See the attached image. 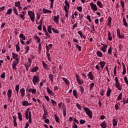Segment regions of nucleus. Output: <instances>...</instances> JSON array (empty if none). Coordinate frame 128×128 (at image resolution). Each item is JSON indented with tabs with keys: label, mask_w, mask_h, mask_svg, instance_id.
I'll list each match as a JSON object with an SVG mask.
<instances>
[{
	"label": "nucleus",
	"mask_w": 128,
	"mask_h": 128,
	"mask_svg": "<svg viewBox=\"0 0 128 128\" xmlns=\"http://www.w3.org/2000/svg\"><path fill=\"white\" fill-rule=\"evenodd\" d=\"M86 114L89 116L90 118H92V112L90 111V108H86V107H84L83 108Z\"/></svg>",
	"instance_id": "f257e3e1"
},
{
	"label": "nucleus",
	"mask_w": 128,
	"mask_h": 128,
	"mask_svg": "<svg viewBox=\"0 0 128 128\" xmlns=\"http://www.w3.org/2000/svg\"><path fill=\"white\" fill-rule=\"evenodd\" d=\"M25 116L26 120H28L30 124H32V112L30 111L29 112H26Z\"/></svg>",
	"instance_id": "f03ea898"
},
{
	"label": "nucleus",
	"mask_w": 128,
	"mask_h": 128,
	"mask_svg": "<svg viewBox=\"0 0 128 128\" xmlns=\"http://www.w3.org/2000/svg\"><path fill=\"white\" fill-rule=\"evenodd\" d=\"M28 14L31 22H34V18H36V14H34V12L32 11H28Z\"/></svg>",
	"instance_id": "7ed1b4c3"
},
{
	"label": "nucleus",
	"mask_w": 128,
	"mask_h": 128,
	"mask_svg": "<svg viewBox=\"0 0 128 128\" xmlns=\"http://www.w3.org/2000/svg\"><path fill=\"white\" fill-rule=\"evenodd\" d=\"M39 80H40L39 76L35 75L33 76L32 81L34 86H36V84H38Z\"/></svg>",
	"instance_id": "20e7f679"
},
{
	"label": "nucleus",
	"mask_w": 128,
	"mask_h": 128,
	"mask_svg": "<svg viewBox=\"0 0 128 128\" xmlns=\"http://www.w3.org/2000/svg\"><path fill=\"white\" fill-rule=\"evenodd\" d=\"M115 86L118 88V90H122V88L120 86V83L118 82V78L116 76L115 77Z\"/></svg>",
	"instance_id": "39448f33"
},
{
	"label": "nucleus",
	"mask_w": 128,
	"mask_h": 128,
	"mask_svg": "<svg viewBox=\"0 0 128 128\" xmlns=\"http://www.w3.org/2000/svg\"><path fill=\"white\" fill-rule=\"evenodd\" d=\"M76 80L78 82V84L80 86H82V84H84V80L80 78V76H78V74H76Z\"/></svg>",
	"instance_id": "423d86ee"
},
{
	"label": "nucleus",
	"mask_w": 128,
	"mask_h": 128,
	"mask_svg": "<svg viewBox=\"0 0 128 128\" xmlns=\"http://www.w3.org/2000/svg\"><path fill=\"white\" fill-rule=\"evenodd\" d=\"M90 6L93 12H96L98 10V6H96V4H94V2H90Z\"/></svg>",
	"instance_id": "0eeeda50"
},
{
	"label": "nucleus",
	"mask_w": 128,
	"mask_h": 128,
	"mask_svg": "<svg viewBox=\"0 0 128 128\" xmlns=\"http://www.w3.org/2000/svg\"><path fill=\"white\" fill-rule=\"evenodd\" d=\"M18 62H20V60H14L12 64V68H13V70H16V66H18Z\"/></svg>",
	"instance_id": "6e6552de"
},
{
	"label": "nucleus",
	"mask_w": 128,
	"mask_h": 128,
	"mask_svg": "<svg viewBox=\"0 0 128 128\" xmlns=\"http://www.w3.org/2000/svg\"><path fill=\"white\" fill-rule=\"evenodd\" d=\"M12 91L10 89H9L8 90V92H7V95H8V100H10V102H12V100L10 98H12Z\"/></svg>",
	"instance_id": "1a4fd4ad"
},
{
	"label": "nucleus",
	"mask_w": 128,
	"mask_h": 128,
	"mask_svg": "<svg viewBox=\"0 0 128 128\" xmlns=\"http://www.w3.org/2000/svg\"><path fill=\"white\" fill-rule=\"evenodd\" d=\"M54 22H55V24H60V15L55 16L53 18Z\"/></svg>",
	"instance_id": "9d476101"
},
{
	"label": "nucleus",
	"mask_w": 128,
	"mask_h": 128,
	"mask_svg": "<svg viewBox=\"0 0 128 128\" xmlns=\"http://www.w3.org/2000/svg\"><path fill=\"white\" fill-rule=\"evenodd\" d=\"M20 97L22 98H24L26 96V90L24 88H22L20 89Z\"/></svg>",
	"instance_id": "9b49d317"
},
{
	"label": "nucleus",
	"mask_w": 128,
	"mask_h": 128,
	"mask_svg": "<svg viewBox=\"0 0 128 128\" xmlns=\"http://www.w3.org/2000/svg\"><path fill=\"white\" fill-rule=\"evenodd\" d=\"M87 76L88 78L90 80H93L94 78V74H92V72H89Z\"/></svg>",
	"instance_id": "f8f14e48"
},
{
	"label": "nucleus",
	"mask_w": 128,
	"mask_h": 128,
	"mask_svg": "<svg viewBox=\"0 0 128 128\" xmlns=\"http://www.w3.org/2000/svg\"><path fill=\"white\" fill-rule=\"evenodd\" d=\"M117 36L119 38H124V37L120 34V28H117Z\"/></svg>",
	"instance_id": "ddd939ff"
},
{
	"label": "nucleus",
	"mask_w": 128,
	"mask_h": 128,
	"mask_svg": "<svg viewBox=\"0 0 128 128\" xmlns=\"http://www.w3.org/2000/svg\"><path fill=\"white\" fill-rule=\"evenodd\" d=\"M15 6L18 8V10H22V8L20 6V1L15 2Z\"/></svg>",
	"instance_id": "4468645a"
},
{
	"label": "nucleus",
	"mask_w": 128,
	"mask_h": 128,
	"mask_svg": "<svg viewBox=\"0 0 128 128\" xmlns=\"http://www.w3.org/2000/svg\"><path fill=\"white\" fill-rule=\"evenodd\" d=\"M22 104L24 106H32V103H28L27 101H23L22 102Z\"/></svg>",
	"instance_id": "2eb2a0df"
},
{
	"label": "nucleus",
	"mask_w": 128,
	"mask_h": 128,
	"mask_svg": "<svg viewBox=\"0 0 128 128\" xmlns=\"http://www.w3.org/2000/svg\"><path fill=\"white\" fill-rule=\"evenodd\" d=\"M106 62L104 61H101L99 62V64L100 65V68L103 70L104 68V66H106Z\"/></svg>",
	"instance_id": "dca6fc26"
},
{
	"label": "nucleus",
	"mask_w": 128,
	"mask_h": 128,
	"mask_svg": "<svg viewBox=\"0 0 128 128\" xmlns=\"http://www.w3.org/2000/svg\"><path fill=\"white\" fill-rule=\"evenodd\" d=\"M96 4H97L98 6L100 8H104L102 3V2L100 1V0H98L96 2Z\"/></svg>",
	"instance_id": "f3484780"
},
{
	"label": "nucleus",
	"mask_w": 128,
	"mask_h": 128,
	"mask_svg": "<svg viewBox=\"0 0 128 128\" xmlns=\"http://www.w3.org/2000/svg\"><path fill=\"white\" fill-rule=\"evenodd\" d=\"M106 48H108V45H104L100 48V50L104 52H106Z\"/></svg>",
	"instance_id": "a211bd4d"
},
{
	"label": "nucleus",
	"mask_w": 128,
	"mask_h": 128,
	"mask_svg": "<svg viewBox=\"0 0 128 128\" xmlns=\"http://www.w3.org/2000/svg\"><path fill=\"white\" fill-rule=\"evenodd\" d=\"M12 58H14L15 60H20L19 58H18V54H16V53H12Z\"/></svg>",
	"instance_id": "6ab92c4d"
},
{
	"label": "nucleus",
	"mask_w": 128,
	"mask_h": 128,
	"mask_svg": "<svg viewBox=\"0 0 128 128\" xmlns=\"http://www.w3.org/2000/svg\"><path fill=\"white\" fill-rule=\"evenodd\" d=\"M42 12L44 14H50L52 12V10H50L46 9L44 8L42 9Z\"/></svg>",
	"instance_id": "aec40b11"
},
{
	"label": "nucleus",
	"mask_w": 128,
	"mask_h": 128,
	"mask_svg": "<svg viewBox=\"0 0 128 128\" xmlns=\"http://www.w3.org/2000/svg\"><path fill=\"white\" fill-rule=\"evenodd\" d=\"M46 90L48 94H50L51 96H54V92H52V90H50V88L47 87Z\"/></svg>",
	"instance_id": "412c9836"
},
{
	"label": "nucleus",
	"mask_w": 128,
	"mask_h": 128,
	"mask_svg": "<svg viewBox=\"0 0 128 128\" xmlns=\"http://www.w3.org/2000/svg\"><path fill=\"white\" fill-rule=\"evenodd\" d=\"M42 64L43 66V67L46 70H48V66L47 65V64H46V62H42Z\"/></svg>",
	"instance_id": "4be33fe9"
},
{
	"label": "nucleus",
	"mask_w": 128,
	"mask_h": 128,
	"mask_svg": "<svg viewBox=\"0 0 128 128\" xmlns=\"http://www.w3.org/2000/svg\"><path fill=\"white\" fill-rule=\"evenodd\" d=\"M122 66H123L122 74H125L126 72V65L124 62H122Z\"/></svg>",
	"instance_id": "5701e85b"
},
{
	"label": "nucleus",
	"mask_w": 128,
	"mask_h": 128,
	"mask_svg": "<svg viewBox=\"0 0 128 128\" xmlns=\"http://www.w3.org/2000/svg\"><path fill=\"white\" fill-rule=\"evenodd\" d=\"M12 8H13V12H14V14H15L16 16H18V10L16 9V8L14 6L12 7Z\"/></svg>",
	"instance_id": "b1692460"
},
{
	"label": "nucleus",
	"mask_w": 128,
	"mask_h": 128,
	"mask_svg": "<svg viewBox=\"0 0 128 128\" xmlns=\"http://www.w3.org/2000/svg\"><path fill=\"white\" fill-rule=\"evenodd\" d=\"M63 80L65 82L66 84H67V86H70V81L68 78H62Z\"/></svg>",
	"instance_id": "393cba45"
},
{
	"label": "nucleus",
	"mask_w": 128,
	"mask_h": 128,
	"mask_svg": "<svg viewBox=\"0 0 128 128\" xmlns=\"http://www.w3.org/2000/svg\"><path fill=\"white\" fill-rule=\"evenodd\" d=\"M38 67L35 66L32 68V70H31V72H38Z\"/></svg>",
	"instance_id": "a878e982"
},
{
	"label": "nucleus",
	"mask_w": 128,
	"mask_h": 128,
	"mask_svg": "<svg viewBox=\"0 0 128 128\" xmlns=\"http://www.w3.org/2000/svg\"><path fill=\"white\" fill-rule=\"evenodd\" d=\"M34 38H35V40H36V42H38V44H40V37L38 36V35H36L34 36Z\"/></svg>",
	"instance_id": "bb28decb"
},
{
	"label": "nucleus",
	"mask_w": 128,
	"mask_h": 128,
	"mask_svg": "<svg viewBox=\"0 0 128 128\" xmlns=\"http://www.w3.org/2000/svg\"><path fill=\"white\" fill-rule=\"evenodd\" d=\"M112 122L113 126H118V120H116V118L113 119Z\"/></svg>",
	"instance_id": "cd10ccee"
},
{
	"label": "nucleus",
	"mask_w": 128,
	"mask_h": 128,
	"mask_svg": "<svg viewBox=\"0 0 128 128\" xmlns=\"http://www.w3.org/2000/svg\"><path fill=\"white\" fill-rule=\"evenodd\" d=\"M101 127L102 128H106V126H108V124L106 122H103L101 124H100Z\"/></svg>",
	"instance_id": "c85d7f7f"
},
{
	"label": "nucleus",
	"mask_w": 128,
	"mask_h": 128,
	"mask_svg": "<svg viewBox=\"0 0 128 128\" xmlns=\"http://www.w3.org/2000/svg\"><path fill=\"white\" fill-rule=\"evenodd\" d=\"M48 78L51 81V84H52V82H54V75L50 74L48 75Z\"/></svg>",
	"instance_id": "c756f323"
},
{
	"label": "nucleus",
	"mask_w": 128,
	"mask_h": 128,
	"mask_svg": "<svg viewBox=\"0 0 128 128\" xmlns=\"http://www.w3.org/2000/svg\"><path fill=\"white\" fill-rule=\"evenodd\" d=\"M19 38H20V40H26V36H24V35L23 34H20Z\"/></svg>",
	"instance_id": "7c9ffc66"
},
{
	"label": "nucleus",
	"mask_w": 128,
	"mask_h": 128,
	"mask_svg": "<svg viewBox=\"0 0 128 128\" xmlns=\"http://www.w3.org/2000/svg\"><path fill=\"white\" fill-rule=\"evenodd\" d=\"M29 92H32V94H36V88H30L28 90Z\"/></svg>",
	"instance_id": "2f4dec72"
},
{
	"label": "nucleus",
	"mask_w": 128,
	"mask_h": 128,
	"mask_svg": "<svg viewBox=\"0 0 128 128\" xmlns=\"http://www.w3.org/2000/svg\"><path fill=\"white\" fill-rule=\"evenodd\" d=\"M36 16H37V17L36 18V22H38L40 18V12L36 13Z\"/></svg>",
	"instance_id": "473e14b6"
},
{
	"label": "nucleus",
	"mask_w": 128,
	"mask_h": 128,
	"mask_svg": "<svg viewBox=\"0 0 128 128\" xmlns=\"http://www.w3.org/2000/svg\"><path fill=\"white\" fill-rule=\"evenodd\" d=\"M18 118H19L20 122L22 120V113L18 112Z\"/></svg>",
	"instance_id": "72a5a7b5"
},
{
	"label": "nucleus",
	"mask_w": 128,
	"mask_h": 128,
	"mask_svg": "<svg viewBox=\"0 0 128 128\" xmlns=\"http://www.w3.org/2000/svg\"><path fill=\"white\" fill-rule=\"evenodd\" d=\"M15 90L16 92V94L17 96H18V90H20V85L19 84H16Z\"/></svg>",
	"instance_id": "f704fd0d"
},
{
	"label": "nucleus",
	"mask_w": 128,
	"mask_h": 128,
	"mask_svg": "<svg viewBox=\"0 0 128 128\" xmlns=\"http://www.w3.org/2000/svg\"><path fill=\"white\" fill-rule=\"evenodd\" d=\"M108 26H112V17L110 16L108 18Z\"/></svg>",
	"instance_id": "c9c22d12"
},
{
	"label": "nucleus",
	"mask_w": 128,
	"mask_h": 128,
	"mask_svg": "<svg viewBox=\"0 0 128 128\" xmlns=\"http://www.w3.org/2000/svg\"><path fill=\"white\" fill-rule=\"evenodd\" d=\"M96 54L97 56H98V58H102V52L100 51H97L96 52Z\"/></svg>",
	"instance_id": "e433bc0d"
},
{
	"label": "nucleus",
	"mask_w": 128,
	"mask_h": 128,
	"mask_svg": "<svg viewBox=\"0 0 128 128\" xmlns=\"http://www.w3.org/2000/svg\"><path fill=\"white\" fill-rule=\"evenodd\" d=\"M54 116L56 122H60V118L58 117V116L56 114H54Z\"/></svg>",
	"instance_id": "4c0bfd02"
},
{
	"label": "nucleus",
	"mask_w": 128,
	"mask_h": 128,
	"mask_svg": "<svg viewBox=\"0 0 128 128\" xmlns=\"http://www.w3.org/2000/svg\"><path fill=\"white\" fill-rule=\"evenodd\" d=\"M123 24L124 26H126V28H128V22H126V18H123Z\"/></svg>",
	"instance_id": "58836bf2"
},
{
	"label": "nucleus",
	"mask_w": 128,
	"mask_h": 128,
	"mask_svg": "<svg viewBox=\"0 0 128 128\" xmlns=\"http://www.w3.org/2000/svg\"><path fill=\"white\" fill-rule=\"evenodd\" d=\"M110 34H112L110 33V32H108V40L110 42H112V36H110Z\"/></svg>",
	"instance_id": "ea45409f"
},
{
	"label": "nucleus",
	"mask_w": 128,
	"mask_h": 128,
	"mask_svg": "<svg viewBox=\"0 0 128 128\" xmlns=\"http://www.w3.org/2000/svg\"><path fill=\"white\" fill-rule=\"evenodd\" d=\"M110 92H112V90L108 88V90L106 92V96L108 98L110 96Z\"/></svg>",
	"instance_id": "a19ab883"
},
{
	"label": "nucleus",
	"mask_w": 128,
	"mask_h": 128,
	"mask_svg": "<svg viewBox=\"0 0 128 128\" xmlns=\"http://www.w3.org/2000/svg\"><path fill=\"white\" fill-rule=\"evenodd\" d=\"M32 66L30 64H29L28 63H27L24 64V66L26 68V70H28V68Z\"/></svg>",
	"instance_id": "79ce46f5"
},
{
	"label": "nucleus",
	"mask_w": 128,
	"mask_h": 128,
	"mask_svg": "<svg viewBox=\"0 0 128 128\" xmlns=\"http://www.w3.org/2000/svg\"><path fill=\"white\" fill-rule=\"evenodd\" d=\"M24 14H19V16L20 18H21V20H26V17L24 16Z\"/></svg>",
	"instance_id": "37998d69"
},
{
	"label": "nucleus",
	"mask_w": 128,
	"mask_h": 128,
	"mask_svg": "<svg viewBox=\"0 0 128 128\" xmlns=\"http://www.w3.org/2000/svg\"><path fill=\"white\" fill-rule=\"evenodd\" d=\"M12 12V8H9L8 10L6 12V14H10Z\"/></svg>",
	"instance_id": "c03bdc74"
},
{
	"label": "nucleus",
	"mask_w": 128,
	"mask_h": 128,
	"mask_svg": "<svg viewBox=\"0 0 128 128\" xmlns=\"http://www.w3.org/2000/svg\"><path fill=\"white\" fill-rule=\"evenodd\" d=\"M73 94L76 98H78V92H76V90H73Z\"/></svg>",
	"instance_id": "a18cd8bd"
},
{
	"label": "nucleus",
	"mask_w": 128,
	"mask_h": 128,
	"mask_svg": "<svg viewBox=\"0 0 128 128\" xmlns=\"http://www.w3.org/2000/svg\"><path fill=\"white\" fill-rule=\"evenodd\" d=\"M52 44H50L48 46V45H46V50H50L52 48Z\"/></svg>",
	"instance_id": "49530a36"
},
{
	"label": "nucleus",
	"mask_w": 128,
	"mask_h": 128,
	"mask_svg": "<svg viewBox=\"0 0 128 128\" xmlns=\"http://www.w3.org/2000/svg\"><path fill=\"white\" fill-rule=\"evenodd\" d=\"M122 93L121 92L120 94L118 96L117 100H120L122 98Z\"/></svg>",
	"instance_id": "de8ad7c7"
},
{
	"label": "nucleus",
	"mask_w": 128,
	"mask_h": 128,
	"mask_svg": "<svg viewBox=\"0 0 128 128\" xmlns=\"http://www.w3.org/2000/svg\"><path fill=\"white\" fill-rule=\"evenodd\" d=\"M50 8H54V0H50Z\"/></svg>",
	"instance_id": "09e8293b"
},
{
	"label": "nucleus",
	"mask_w": 128,
	"mask_h": 128,
	"mask_svg": "<svg viewBox=\"0 0 128 128\" xmlns=\"http://www.w3.org/2000/svg\"><path fill=\"white\" fill-rule=\"evenodd\" d=\"M76 10H78L80 12H82V6H77Z\"/></svg>",
	"instance_id": "8fccbe9b"
},
{
	"label": "nucleus",
	"mask_w": 128,
	"mask_h": 128,
	"mask_svg": "<svg viewBox=\"0 0 128 128\" xmlns=\"http://www.w3.org/2000/svg\"><path fill=\"white\" fill-rule=\"evenodd\" d=\"M52 26H48L47 30L49 34H52Z\"/></svg>",
	"instance_id": "3c124183"
},
{
	"label": "nucleus",
	"mask_w": 128,
	"mask_h": 128,
	"mask_svg": "<svg viewBox=\"0 0 128 128\" xmlns=\"http://www.w3.org/2000/svg\"><path fill=\"white\" fill-rule=\"evenodd\" d=\"M112 47H110L108 50V53L110 54V56H112Z\"/></svg>",
	"instance_id": "603ef678"
},
{
	"label": "nucleus",
	"mask_w": 128,
	"mask_h": 128,
	"mask_svg": "<svg viewBox=\"0 0 128 128\" xmlns=\"http://www.w3.org/2000/svg\"><path fill=\"white\" fill-rule=\"evenodd\" d=\"M77 12H74V14H72V20H74V16H75L76 18V16H78V14Z\"/></svg>",
	"instance_id": "864d4df0"
},
{
	"label": "nucleus",
	"mask_w": 128,
	"mask_h": 128,
	"mask_svg": "<svg viewBox=\"0 0 128 128\" xmlns=\"http://www.w3.org/2000/svg\"><path fill=\"white\" fill-rule=\"evenodd\" d=\"M38 48V52H42V43H39Z\"/></svg>",
	"instance_id": "5fc2aeb1"
},
{
	"label": "nucleus",
	"mask_w": 128,
	"mask_h": 128,
	"mask_svg": "<svg viewBox=\"0 0 128 128\" xmlns=\"http://www.w3.org/2000/svg\"><path fill=\"white\" fill-rule=\"evenodd\" d=\"M80 89L81 94H84V87L82 86H80Z\"/></svg>",
	"instance_id": "6e6d98bb"
},
{
	"label": "nucleus",
	"mask_w": 128,
	"mask_h": 128,
	"mask_svg": "<svg viewBox=\"0 0 128 128\" xmlns=\"http://www.w3.org/2000/svg\"><path fill=\"white\" fill-rule=\"evenodd\" d=\"M52 32L56 34H58V32H58V30L56 29L55 28H52Z\"/></svg>",
	"instance_id": "4d7b16f0"
},
{
	"label": "nucleus",
	"mask_w": 128,
	"mask_h": 128,
	"mask_svg": "<svg viewBox=\"0 0 128 128\" xmlns=\"http://www.w3.org/2000/svg\"><path fill=\"white\" fill-rule=\"evenodd\" d=\"M90 90H92V88H94V82H92L90 84Z\"/></svg>",
	"instance_id": "13d9d810"
},
{
	"label": "nucleus",
	"mask_w": 128,
	"mask_h": 128,
	"mask_svg": "<svg viewBox=\"0 0 128 128\" xmlns=\"http://www.w3.org/2000/svg\"><path fill=\"white\" fill-rule=\"evenodd\" d=\"M68 10H70V6H64V12H68Z\"/></svg>",
	"instance_id": "bf43d9fd"
},
{
	"label": "nucleus",
	"mask_w": 128,
	"mask_h": 128,
	"mask_svg": "<svg viewBox=\"0 0 128 128\" xmlns=\"http://www.w3.org/2000/svg\"><path fill=\"white\" fill-rule=\"evenodd\" d=\"M26 51L25 52L26 54H28V50H30V46H26L25 48Z\"/></svg>",
	"instance_id": "052dcab7"
},
{
	"label": "nucleus",
	"mask_w": 128,
	"mask_h": 128,
	"mask_svg": "<svg viewBox=\"0 0 128 128\" xmlns=\"http://www.w3.org/2000/svg\"><path fill=\"white\" fill-rule=\"evenodd\" d=\"M76 48L78 50L79 52H80L82 50V46H78V44H77L76 45Z\"/></svg>",
	"instance_id": "680f3d73"
},
{
	"label": "nucleus",
	"mask_w": 128,
	"mask_h": 128,
	"mask_svg": "<svg viewBox=\"0 0 128 128\" xmlns=\"http://www.w3.org/2000/svg\"><path fill=\"white\" fill-rule=\"evenodd\" d=\"M64 2L66 4L65 6H70V3L67 0H65Z\"/></svg>",
	"instance_id": "e2e57ef3"
},
{
	"label": "nucleus",
	"mask_w": 128,
	"mask_h": 128,
	"mask_svg": "<svg viewBox=\"0 0 128 128\" xmlns=\"http://www.w3.org/2000/svg\"><path fill=\"white\" fill-rule=\"evenodd\" d=\"M16 52H19L20 50V46H18V44H16Z\"/></svg>",
	"instance_id": "0e129e2a"
},
{
	"label": "nucleus",
	"mask_w": 128,
	"mask_h": 128,
	"mask_svg": "<svg viewBox=\"0 0 128 128\" xmlns=\"http://www.w3.org/2000/svg\"><path fill=\"white\" fill-rule=\"evenodd\" d=\"M124 80L127 86H128V78H127L126 76H125L124 77Z\"/></svg>",
	"instance_id": "69168bd1"
},
{
	"label": "nucleus",
	"mask_w": 128,
	"mask_h": 128,
	"mask_svg": "<svg viewBox=\"0 0 128 128\" xmlns=\"http://www.w3.org/2000/svg\"><path fill=\"white\" fill-rule=\"evenodd\" d=\"M120 4L122 6V8H124V2L120 1Z\"/></svg>",
	"instance_id": "338daca9"
},
{
	"label": "nucleus",
	"mask_w": 128,
	"mask_h": 128,
	"mask_svg": "<svg viewBox=\"0 0 128 128\" xmlns=\"http://www.w3.org/2000/svg\"><path fill=\"white\" fill-rule=\"evenodd\" d=\"M72 128H78V125L76 124V122H73V125H72Z\"/></svg>",
	"instance_id": "774afa93"
}]
</instances>
